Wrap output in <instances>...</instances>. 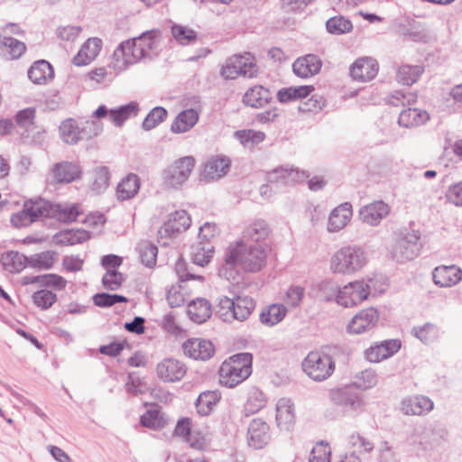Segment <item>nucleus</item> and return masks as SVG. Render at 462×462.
Here are the masks:
<instances>
[{
  "label": "nucleus",
  "mask_w": 462,
  "mask_h": 462,
  "mask_svg": "<svg viewBox=\"0 0 462 462\" xmlns=\"http://www.w3.org/2000/svg\"><path fill=\"white\" fill-rule=\"evenodd\" d=\"M102 49V41L94 37L88 39L82 45L78 54L73 58L76 66H86L98 55Z\"/></svg>",
  "instance_id": "393cba45"
},
{
  "label": "nucleus",
  "mask_w": 462,
  "mask_h": 462,
  "mask_svg": "<svg viewBox=\"0 0 462 462\" xmlns=\"http://www.w3.org/2000/svg\"><path fill=\"white\" fill-rule=\"evenodd\" d=\"M140 423L152 430H160L167 424L163 413L158 409L147 410L141 417Z\"/></svg>",
  "instance_id": "3c124183"
},
{
  "label": "nucleus",
  "mask_w": 462,
  "mask_h": 462,
  "mask_svg": "<svg viewBox=\"0 0 462 462\" xmlns=\"http://www.w3.org/2000/svg\"><path fill=\"white\" fill-rule=\"evenodd\" d=\"M322 64V60L319 56L306 54L294 60L292 70L296 76L307 79L317 75L320 71Z\"/></svg>",
  "instance_id": "aec40b11"
},
{
  "label": "nucleus",
  "mask_w": 462,
  "mask_h": 462,
  "mask_svg": "<svg viewBox=\"0 0 462 462\" xmlns=\"http://www.w3.org/2000/svg\"><path fill=\"white\" fill-rule=\"evenodd\" d=\"M309 176L305 171L288 167H278L267 173L266 180L279 189L303 181Z\"/></svg>",
  "instance_id": "ddd939ff"
},
{
  "label": "nucleus",
  "mask_w": 462,
  "mask_h": 462,
  "mask_svg": "<svg viewBox=\"0 0 462 462\" xmlns=\"http://www.w3.org/2000/svg\"><path fill=\"white\" fill-rule=\"evenodd\" d=\"M0 48L5 49L10 60L19 59L26 51L25 44L4 32H0Z\"/></svg>",
  "instance_id": "37998d69"
},
{
  "label": "nucleus",
  "mask_w": 462,
  "mask_h": 462,
  "mask_svg": "<svg viewBox=\"0 0 462 462\" xmlns=\"http://www.w3.org/2000/svg\"><path fill=\"white\" fill-rule=\"evenodd\" d=\"M353 215L352 205L349 202H344L334 208L329 215L328 222V232H338L343 229L350 221Z\"/></svg>",
  "instance_id": "5701e85b"
},
{
  "label": "nucleus",
  "mask_w": 462,
  "mask_h": 462,
  "mask_svg": "<svg viewBox=\"0 0 462 462\" xmlns=\"http://www.w3.org/2000/svg\"><path fill=\"white\" fill-rule=\"evenodd\" d=\"M252 362L253 356L250 353H239L229 357L223 364H228L230 366H236V368L248 369L249 375L252 374Z\"/></svg>",
  "instance_id": "0e129e2a"
},
{
  "label": "nucleus",
  "mask_w": 462,
  "mask_h": 462,
  "mask_svg": "<svg viewBox=\"0 0 462 462\" xmlns=\"http://www.w3.org/2000/svg\"><path fill=\"white\" fill-rule=\"evenodd\" d=\"M211 313V305L206 299L199 298L193 300L188 305V315L189 319L198 324L205 322L210 318Z\"/></svg>",
  "instance_id": "f704fd0d"
},
{
  "label": "nucleus",
  "mask_w": 462,
  "mask_h": 462,
  "mask_svg": "<svg viewBox=\"0 0 462 462\" xmlns=\"http://www.w3.org/2000/svg\"><path fill=\"white\" fill-rule=\"evenodd\" d=\"M27 256L16 251H8L2 254L0 263L9 273H20L28 265Z\"/></svg>",
  "instance_id": "4c0bfd02"
},
{
  "label": "nucleus",
  "mask_w": 462,
  "mask_h": 462,
  "mask_svg": "<svg viewBox=\"0 0 462 462\" xmlns=\"http://www.w3.org/2000/svg\"><path fill=\"white\" fill-rule=\"evenodd\" d=\"M379 321V312L374 308H366L357 312L347 324L349 334L360 335L372 331Z\"/></svg>",
  "instance_id": "f8f14e48"
},
{
  "label": "nucleus",
  "mask_w": 462,
  "mask_h": 462,
  "mask_svg": "<svg viewBox=\"0 0 462 462\" xmlns=\"http://www.w3.org/2000/svg\"><path fill=\"white\" fill-rule=\"evenodd\" d=\"M429 120L430 115L426 110L409 107L400 113L398 124L405 128H412L424 125Z\"/></svg>",
  "instance_id": "c756f323"
},
{
  "label": "nucleus",
  "mask_w": 462,
  "mask_h": 462,
  "mask_svg": "<svg viewBox=\"0 0 462 462\" xmlns=\"http://www.w3.org/2000/svg\"><path fill=\"white\" fill-rule=\"evenodd\" d=\"M378 72V64L373 58L365 57L356 60L350 67V76L354 80L369 81Z\"/></svg>",
  "instance_id": "412c9836"
},
{
  "label": "nucleus",
  "mask_w": 462,
  "mask_h": 462,
  "mask_svg": "<svg viewBox=\"0 0 462 462\" xmlns=\"http://www.w3.org/2000/svg\"><path fill=\"white\" fill-rule=\"evenodd\" d=\"M214 246L211 243L199 242L192 247L191 259L193 263L199 266L207 265L213 256Z\"/></svg>",
  "instance_id": "de8ad7c7"
},
{
  "label": "nucleus",
  "mask_w": 462,
  "mask_h": 462,
  "mask_svg": "<svg viewBox=\"0 0 462 462\" xmlns=\"http://www.w3.org/2000/svg\"><path fill=\"white\" fill-rule=\"evenodd\" d=\"M53 175L57 182L69 183L80 178L81 170L77 163L61 162L52 168Z\"/></svg>",
  "instance_id": "c85d7f7f"
},
{
  "label": "nucleus",
  "mask_w": 462,
  "mask_h": 462,
  "mask_svg": "<svg viewBox=\"0 0 462 462\" xmlns=\"http://www.w3.org/2000/svg\"><path fill=\"white\" fill-rule=\"evenodd\" d=\"M421 246L419 231L402 232L392 250V257L397 263L413 260L420 254Z\"/></svg>",
  "instance_id": "0eeeda50"
},
{
  "label": "nucleus",
  "mask_w": 462,
  "mask_h": 462,
  "mask_svg": "<svg viewBox=\"0 0 462 462\" xmlns=\"http://www.w3.org/2000/svg\"><path fill=\"white\" fill-rule=\"evenodd\" d=\"M402 346L399 339H386L375 343L365 350V358L372 363H379L396 354Z\"/></svg>",
  "instance_id": "4468645a"
},
{
  "label": "nucleus",
  "mask_w": 462,
  "mask_h": 462,
  "mask_svg": "<svg viewBox=\"0 0 462 462\" xmlns=\"http://www.w3.org/2000/svg\"><path fill=\"white\" fill-rule=\"evenodd\" d=\"M93 301L94 304L97 307L107 308L117 303L127 302L128 299L119 294L100 292L94 295Z\"/></svg>",
  "instance_id": "680f3d73"
},
{
  "label": "nucleus",
  "mask_w": 462,
  "mask_h": 462,
  "mask_svg": "<svg viewBox=\"0 0 462 462\" xmlns=\"http://www.w3.org/2000/svg\"><path fill=\"white\" fill-rule=\"evenodd\" d=\"M266 258V250L262 244L238 241L226 248L218 275L227 281L238 282L241 270L248 273L259 272L265 266Z\"/></svg>",
  "instance_id": "f257e3e1"
},
{
  "label": "nucleus",
  "mask_w": 462,
  "mask_h": 462,
  "mask_svg": "<svg viewBox=\"0 0 462 462\" xmlns=\"http://www.w3.org/2000/svg\"><path fill=\"white\" fill-rule=\"evenodd\" d=\"M139 189V177L134 173H130L118 183L116 188L117 199L122 201L133 199Z\"/></svg>",
  "instance_id": "e433bc0d"
},
{
  "label": "nucleus",
  "mask_w": 462,
  "mask_h": 462,
  "mask_svg": "<svg viewBox=\"0 0 462 462\" xmlns=\"http://www.w3.org/2000/svg\"><path fill=\"white\" fill-rule=\"evenodd\" d=\"M433 282L440 288H450L462 280V269L456 264L439 265L432 271Z\"/></svg>",
  "instance_id": "dca6fc26"
},
{
  "label": "nucleus",
  "mask_w": 462,
  "mask_h": 462,
  "mask_svg": "<svg viewBox=\"0 0 462 462\" xmlns=\"http://www.w3.org/2000/svg\"><path fill=\"white\" fill-rule=\"evenodd\" d=\"M219 400L220 394L216 391H207L200 393L195 403L198 413L202 416L208 415Z\"/></svg>",
  "instance_id": "c03bdc74"
},
{
  "label": "nucleus",
  "mask_w": 462,
  "mask_h": 462,
  "mask_svg": "<svg viewBox=\"0 0 462 462\" xmlns=\"http://www.w3.org/2000/svg\"><path fill=\"white\" fill-rule=\"evenodd\" d=\"M248 369L236 368L228 364H222L219 370V382L222 385L233 388L249 377Z\"/></svg>",
  "instance_id": "a878e982"
},
{
  "label": "nucleus",
  "mask_w": 462,
  "mask_h": 462,
  "mask_svg": "<svg viewBox=\"0 0 462 462\" xmlns=\"http://www.w3.org/2000/svg\"><path fill=\"white\" fill-rule=\"evenodd\" d=\"M168 116V111L162 106L153 107L143 121L142 127L145 131H150L165 121Z\"/></svg>",
  "instance_id": "5fc2aeb1"
},
{
  "label": "nucleus",
  "mask_w": 462,
  "mask_h": 462,
  "mask_svg": "<svg viewBox=\"0 0 462 462\" xmlns=\"http://www.w3.org/2000/svg\"><path fill=\"white\" fill-rule=\"evenodd\" d=\"M136 250L139 254L141 262L147 267H153L156 264L158 248L149 241H142Z\"/></svg>",
  "instance_id": "8fccbe9b"
},
{
  "label": "nucleus",
  "mask_w": 462,
  "mask_h": 462,
  "mask_svg": "<svg viewBox=\"0 0 462 462\" xmlns=\"http://www.w3.org/2000/svg\"><path fill=\"white\" fill-rule=\"evenodd\" d=\"M257 74V65L254 61V57L248 52L228 58L221 69V76L226 79H235L238 76L253 79Z\"/></svg>",
  "instance_id": "423d86ee"
},
{
  "label": "nucleus",
  "mask_w": 462,
  "mask_h": 462,
  "mask_svg": "<svg viewBox=\"0 0 462 462\" xmlns=\"http://www.w3.org/2000/svg\"><path fill=\"white\" fill-rule=\"evenodd\" d=\"M330 454L329 447L320 442L312 448L309 462H330Z\"/></svg>",
  "instance_id": "774afa93"
},
{
  "label": "nucleus",
  "mask_w": 462,
  "mask_h": 462,
  "mask_svg": "<svg viewBox=\"0 0 462 462\" xmlns=\"http://www.w3.org/2000/svg\"><path fill=\"white\" fill-rule=\"evenodd\" d=\"M269 235V226L264 220H256L249 225L243 232L240 241L246 244H262Z\"/></svg>",
  "instance_id": "473e14b6"
},
{
  "label": "nucleus",
  "mask_w": 462,
  "mask_h": 462,
  "mask_svg": "<svg viewBox=\"0 0 462 462\" xmlns=\"http://www.w3.org/2000/svg\"><path fill=\"white\" fill-rule=\"evenodd\" d=\"M423 71V67L419 65H402L398 69L396 79L399 83L411 86L419 79Z\"/></svg>",
  "instance_id": "09e8293b"
},
{
  "label": "nucleus",
  "mask_w": 462,
  "mask_h": 462,
  "mask_svg": "<svg viewBox=\"0 0 462 462\" xmlns=\"http://www.w3.org/2000/svg\"><path fill=\"white\" fill-rule=\"evenodd\" d=\"M302 369L312 380L322 382L334 373L335 361L326 353L312 351L304 358Z\"/></svg>",
  "instance_id": "39448f33"
},
{
  "label": "nucleus",
  "mask_w": 462,
  "mask_h": 462,
  "mask_svg": "<svg viewBox=\"0 0 462 462\" xmlns=\"http://www.w3.org/2000/svg\"><path fill=\"white\" fill-rule=\"evenodd\" d=\"M276 421L279 427L288 428L294 420L293 405L288 399L279 400L276 406Z\"/></svg>",
  "instance_id": "a18cd8bd"
},
{
  "label": "nucleus",
  "mask_w": 462,
  "mask_h": 462,
  "mask_svg": "<svg viewBox=\"0 0 462 462\" xmlns=\"http://www.w3.org/2000/svg\"><path fill=\"white\" fill-rule=\"evenodd\" d=\"M171 32L173 39L180 45L186 46L193 44L198 38V33L191 28L173 23L171 27Z\"/></svg>",
  "instance_id": "49530a36"
},
{
  "label": "nucleus",
  "mask_w": 462,
  "mask_h": 462,
  "mask_svg": "<svg viewBox=\"0 0 462 462\" xmlns=\"http://www.w3.org/2000/svg\"><path fill=\"white\" fill-rule=\"evenodd\" d=\"M195 165L192 156H184L176 160L163 171L164 184L171 188L181 186L189 177Z\"/></svg>",
  "instance_id": "1a4fd4ad"
},
{
  "label": "nucleus",
  "mask_w": 462,
  "mask_h": 462,
  "mask_svg": "<svg viewBox=\"0 0 462 462\" xmlns=\"http://www.w3.org/2000/svg\"><path fill=\"white\" fill-rule=\"evenodd\" d=\"M287 309L282 304H273L260 313V321L267 327L281 322L286 316Z\"/></svg>",
  "instance_id": "a19ab883"
},
{
  "label": "nucleus",
  "mask_w": 462,
  "mask_h": 462,
  "mask_svg": "<svg viewBox=\"0 0 462 462\" xmlns=\"http://www.w3.org/2000/svg\"><path fill=\"white\" fill-rule=\"evenodd\" d=\"M139 112V105L135 101L112 108L109 111V119L116 126H122L131 116H135Z\"/></svg>",
  "instance_id": "58836bf2"
},
{
  "label": "nucleus",
  "mask_w": 462,
  "mask_h": 462,
  "mask_svg": "<svg viewBox=\"0 0 462 462\" xmlns=\"http://www.w3.org/2000/svg\"><path fill=\"white\" fill-rule=\"evenodd\" d=\"M62 140L69 144H76L80 141L79 125L74 119L63 121L60 126Z\"/></svg>",
  "instance_id": "603ef678"
},
{
  "label": "nucleus",
  "mask_w": 462,
  "mask_h": 462,
  "mask_svg": "<svg viewBox=\"0 0 462 462\" xmlns=\"http://www.w3.org/2000/svg\"><path fill=\"white\" fill-rule=\"evenodd\" d=\"M161 40V32L151 30L121 42L113 54L116 60L115 68L124 70L142 60H152L162 51Z\"/></svg>",
  "instance_id": "f03ea898"
},
{
  "label": "nucleus",
  "mask_w": 462,
  "mask_h": 462,
  "mask_svg": "<svg viewBox=\"0 0 462 462\" xmlns=\"http://www.w3.org/2000/svg\"><path fill=\"white\" fill-rule=\"evenodd\" d=\"M27 259L28 266L39 270H49L53 266L57 254L48 250L27 256Z\"/></svg>",
  "instance_id": "79ce46f5"
},
{
  "label": "nucleus",
  "mask_w": 462,
  "mask_h": 462,
  "mask_svg": "<svg viewBox=\"0 0 462 462\" xmlns=\"http://www.w3.org/2000/svg\"><path fill=\"white\" fill-rule=\"evenodd\" d=\"M363 281H355L340 288L337 304L346 308L353 307L366 300Z\"/></svg>",
  "instance_id": "f3484780"
},
{
  "label": "nucleus",
  "mask_w": 462,
  "mask_h": 462,
  "mask_svg": "<svg viewBox=\"0 0 462 462\" xmlns=\"http://www.w3.org/2000/svg\"><path fill=\"white\" fill-rule=\"evenodd\" d=\"M110 172L107 167L99 166L93 171L92 189L97 192L105 190L109 185Z\"/></svg>",
  "instance_id": "052dcab7"
},
{
  "label": "nucleus",
  "mask_w": 462,
  "mask_h": 462,
  "mask_svg": "<svg viewBox=\"0 0 462 462\" xmlns=\"http://www.w3.org/2000/svg\"><path fill=\"white\" fill-rule=\"evenodd\" d=\"M411 334L422 343L430 344L437 334V328L431 323H425L421 327H414L411 329Z\"/></svg>",
  "instance_id": "e2e57ef3"
},
{
  "label": "nucleus",
  "mask_w": 462,
  "mask_h": 462,
  "mask_svg": "<svg viewBox=\"0 0 462 462\" xmlns=\"http://www.w3.org/2000/svg\"><path fill=\"white\" fill-rule=\"evenodd\" d=\"M265 403L264 394L257 388L251 389L245 404L244 411L245 416L257 412L265 406Z\"/></svg>",
  "instance_id": "864d4df0"
},
{
  "label": "nucleus",
  "mask_w": 462,
  "mask_h": 462,
  "mask_svg": "<svg viewBox=\"0 0 462 462\" xmlns=\"http://www.w3.org/2000/svg\"><path fill=\"white\" fill-rule=\"evenodd\" d=\"M79 215V207L76 204L72 205H53V215L51 217H56L61 222H72L77 219Z\"/></svg>",
  "instance_id": "6e6d98bb"
},
{
  "label": "nucleus",
  "mask_w": 462,
  "mask_h": 462,
  "mask_svg": "<svg viewBox=\"0 0 462 462\" xmlns=\"http://www.w3.org/2000/svg\"><path fill=\"white\" fill-rule=\"evenodd\" d=\"M366 263L367 255L362 247L347 245L334 254L330 269L335 273L350 274L361 270Z\"/></svg>",
  "instance_id": "20e7f679"
},
{
  "label": "nucleus",
  "mask_w": 462,
  "mask_h": 462,
  "mask_svg": "<svg viewBox=\"0 0 462 462\" xmlns=\"http://www.w3.org/2000/svg\"><path fill=\"white\" fill-rule=\"evenodd\" d=\"M184 354L195 360L206 361L215 354V347L211 341L203 338H189L182 344Z\"/></svg>",
  "instance_id": "2eb2a0df"
},
{
  "label": "nucleus",
  "mask_w": 462,
  "mask_h": 462,
  "mask_svg": "<svg viewBox=\"0 0 462 462\" xmlns=\"http://www.w3.org/2000/svg\"><path fill=\"white\" fill-rule=\"evenodd\" d=\"M236 138L246 147H251L259 143L263 142L265 138V134L260 131L249 130H238L235 132Z\"/></svg>",
  "instance_id": "4d7b16f0"
},
{
  "label": "nucleus",
  "mask_w": 462,
  "mask_h": 462,
  "mask_svg": "<svg viewBox=\"0 0 462 462\" xmlns=\"http://www.w3.org/2000/svg\"><path fill=\"white\" fill-rule=\"evenodd\" d=\"M191 220L185 210H177L169 216V218L158 230L159 242L163 245L168 244L162 241L164 238L172 237L185 230L190 226Z\"/></svg>",
  "instance_id": "9b49d317"
},
{
  "label": "nucleus",
  "mask_w": 462,
  "mask_h": 462,
  "mask_svg": "<svg viewBox=\"0 0 462 462\" xmlns=\"http://www.w3.org/2000/svg\"><path fill=\"white\" fill-rule=\"evenodd\" d=\"M448 430L439 424L430 425L424 429H415L409 437L408 441L411 444H418L427 449L428 447L439 445L447 440Z\"/></svg>",
  "instance_id": "9d476101"
},
{
  "label": "nucleus",
  "mask_w": 462,
  "mask_h": 462,
  "mask_svg": "<svg viewBox=\"0 0 462 462\" xmlns=\"http://www.w3.org/2000/svg\"><path fill=\"white\" fill-rule=\"evenodd\" d=\"M54 77V70L45 60L35 61L28 69V78L35 84H45Z\"/></svg>",
  "instance_id": "72a5a7b5"
},
{
  "label": "nucleus",
  "mask_w": 462,
  "mask_h": 462,
  "mask_svg": "<svg viewBox=\"0 0 462 462\" xmlns=\"http://www.w3.org/2000/svg\"><path fill=\"white\" fill-rule=\"evenodd\" d=\"M230 161L226 157H212L205 164L203 178L208 180H218L226 174Z\"/></svg>",
  "instance_id": "7c9ffc66"
},
{
  "label": "nucleus",
  "mask_w": 462,
  "mask_h": 462,
  "mask_svg": "<svg viewBox=\"0 0 462 462\" xmlns=\"http://www.w3.org/2000/svg\"><path fill=\"white\" fill-rule=\"evenodd\" d=\"M326 27L328 32L338 35L349 32L353 25L350 20L343 16H335L327 21Z\"/></svg>",
  "instance_id": "13d9d810"
},
{
  "label": "nucleus",
  "mask_w": 462,
  "mask_h": 462,
  "mask_svg": "<svg viewBox=\"0 0 462 462\" xmlns=\"http://www.w3.org/2000/svg\"><path fill=\"white\" fill-rule=\"evenodd\" d=\"M316 298L322 301L337 302L340 288L333 280H324L318 282L315 286Z\"/></svg>",
  "instance_id": "ea45409f"
},
{
  "label": "nucleus",
  "mask_w": 462,
  "mask_h": 462,
  "mask_svg": "<svg viewBox=\"0 0 462 462\" xmlns=\"http://www.w3.org/2000/svg\"><path fill=\"white\" fill-rule=\"evenodd\" d=\"M254 308L255 301L252 297L236 296L230 299L223 296L218 300L216 315L225 322L244 321L250 317Z\"/></svg>",
  "instance_id": "7ed1b4c3"
},
{
  "label": "nucleus",
  "mask_w": 462,
  "mask_h": 462,
  "mask_svg": "<svg viewBox=\"0 0 462 462\" xmlns=\"http://www.w3.org/2000/svg\"><path fill=\"white\" fill-rule=\"evenodd\" d=\"M272 99L270 90L261 85L250 88L243 97V103L251 107L261 108L267 105Z\"/></svg>",
  "instance_id": "cd10ccee"
},
{
  "label": "nucleus",
  "mask_w": 462,
  "mask_h": 462,
  "mask_svg": "<svg viewBox=\"0 0 462 462\" xmlns=\"http://www.w3.org/2000/svg\"><path fill=\"white\" fill-rule=\"evenodd\" d=\"M362 281L363 284L365 285L364 289L366 291V298L370 294L375 296L383 292L387 287V284L384 282V278L383 276H374L373 278H368L367 280Z\"/></svg>",
  "instance_id": "69168bd1"
},
{
  "label": "nucleus",
  "mask_w": 462,
  "mask_h": 462,
  "mask_svg": "<svg viewBox=\"0 0 462 462\" xmlns=\"http://www.w3.org/2000/svg\"><path fill=\"white\" fill-rule=\"evenodd\" d=\"M156 372L158 377L169 383L181 380L186 374V365L174 358H166L157 365Z\"/></svg>",
  "instance_id": "6ab92c4d"
},
{
  "label": "nucleus",
  "mask_w": 462,
  "mask_h": 462,
  "mask_svg": "<svg viewBox=\"0 0 462 462\" xmlns=\"http://www.w3.org/2000/svg\"><path fill=\"white\" fill-rule=\"evenodd\" d=\"M89 238V232L84 229H66L54 236V242L60 245H73L84 243Z\"/></svg>",
  "instance_id": "c9c22d12"
},
{
  "label": "nucleus",
  "mask_w": 462,
  "mask_h": 462,
  "mask_svg": "<svg viewBox=\"0 0 462 462\" xmlns=\"http://www.w3.org/2000/svg\"><path fill=\"white\" fill-rule=\"evenodd\" d=\"M434 408L432 400L424 395H413L401 402V411L405 415L424 416Z\"/></svg>",
  "instance_id": "a211bd4d"
},
{
  "label": "nucleus",
  "mask_w": 462,
  "mask_h": 462,
  "mask_svg": "<svg viewBox=\"0 0 462 462\" xmlns=\"http://www.w3.org/2000/svg\"><path fill=\"white\" fill-rule=\"evenodd\" d=\"M33 303L42 310L50 309L56 301L57 295L49 290H39L32 296Z\"/></svg>",
  "instance_id": "bf43d9fd"
},
{
  "label": "nucleus",
  "mask_w": 462,
  "mask_h": 462,
  "mask_svg": "<svg viewBox=\"0 0 462 462\" xmlns=\"http://www.w3.org/2000/svg\"><path fill=\"white\" fill-rule=\"evenodd\" d=\"M377 383V374L373 369H365L357 376L355 384L364 390L370 389Z\"/></svg>",
  "instance_id": "338daca9"
},
{
  "label": "nucleus",
  "mask_w": 462,
  "mask_h": 462,
  "mask_svg": "<svg viewBox=\"0 0 462 462\" xmlns=\"http://www.w3.org/2000/svg\"><path fill=\"white\" fill-rule=\"evenodd\" d=\"M330 401L347 412L360 413L365 407V402L354 385H345L331 389L328 393Z\"/></svg>",
  "instance_id": "6e6552de"
},
{
  "label": "nucleus",
  "mask_w": 462,
  "mask_h": 462,
  "mask_svg": "<svg viewBox=\"0 0 462 462\" xmlns=\"http://www.w3.org/2000/svg\"><path fill=\"white\" fill-rule=\"evenodd\" d=\"M23 204L35 222L51 217L53 215V204L42 198L30 199L25 200Z\"/></svg>",
  "instance_id": "bb28decb"
},
{
  "label": "nucleus",
  "mask_w": 462,
  "mask_h": 462,
  "mask_svg": "<svg viewBox=\"0 0 462 462\" xmlns=\"http://www.w3.org/2000/svg\"><path fill=\"white\" fill-rule=\"evenodd\" d=\"M199 121V113L189 108L181 111L171 124V130L175 134H182L189 131Z\"/></svg>",
  "instance_id": "2f4dec72"
},
{
  "label": "nucleus",
  "mask_w": 462,
  "mask_h": 462,
  "mask_svg": "<svg viewBox=\"0 0 462 462\" xmlns=\"http://www.w3.org/2000/svg\"><path fill=\"white\" fill-rule=\"evenodd\" d=\"M270 439L269 426L262 419H254L247 430L249 446L258 449L263 448Z\"/></svg>",
  "instance_id": "4be33fe9"
},
{
  "label": "nucleus",
  "mask_w": 462,
  "mask_h": 462,
  "mask_svg": "<svg viewBox=\"0 0 462 462\" xmlns=\"http://www.w3.org/2000/svg\"><path fill=\"white\" fill-rule=\"evenodd\" d=\"M388 214V205L381 200L366 205L359 211L360 219L370 226H377Z\"/></svg>",
  "instance_id": "b1692460"
}]
</instances>
